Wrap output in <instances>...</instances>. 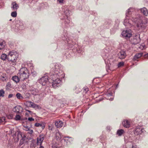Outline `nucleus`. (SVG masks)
Listing matches in <instances>:
<instances>
[{"instance_id":"13d9d810","label":"nucleus","mask_w":148,"mask_h":148,"mask_svg":"<svg viewBox=\"0 0 148 148\" xmlns=\"http://www.w3.org/2000/svg\"><path fill=\"white\" fill-rule=\"evenodd\" d=\"M27 111L28 112H29V113H30L31 112V111H30L29 110H27Z\"/></svg>"},{"instance_id":"c9c22d12","label":"nucleus","mask_w":148,"mask_h":148,"mask_svg":"<svg viewBox=\"0 0 148 148\" xmlns=\"http://www.w3.org/2000/svg\"><path fill=\"white\" fill-rule=\"evenodd\" d=\"M17 13L16 11L12 12L11 13V16L13 17H16L17 16Z\"/></svg>"},{"instance_id":"3c124183","label":"nucleus","mask_w":148,"mask_h":148,"mask_svg":"<svg viewBox=\"0 0 148 148\" xmlns=\"http://www.w3.org/2000/svg\"><path fill=\"white\" fill-rule=\"evenodd\" d=\"M110 126H107L106 127V129L107 130H110Z\"/></svg>"},{"instance_id":"338daca9","label":"nucleus","mask_w":148,"mask_h":148,"mask_svg":"<svg viewBox=\"0 0 148 148\" xmlns=\"http://www.w3.org/2000/svg\"><path fill=\"white\" fill-rule=\"evenodd\" d=\"M11 20H11V19H10V21H11Z\"/></svg>"},{"instance_id":"423d86ee","label":"nucleus","mask_w":148,"mask_h":148,"mask_svg":"<svg viewBox=\"0 0 148 148\" xmlns=\"http://www.w3.org/2000/svg\"><path fill=\"white\" fill-rule=\"evenodd\" d=\"M51 79H48V77L47 75H45L42 77L40 79L38 80V82L42 85L43 86H50L51 84L52 85V81L50 80Z\"/></svg>"},{"instance_id":"6e6552de","label":"nucleus","mask_w":148,"mask_h":148,"mask_svg":"<svg viewBox=\"0 0 148 148\" xmlns=\"http://www.w3.org/2000/svg\"><path fill=\"white\" fill-rule=\"evenodd\" d=\"M32 93L33 95H39L40 97H42L44 96L45 95L43 90H39L38 89H35L32 90Z\"/></svg>"},{"instance_id":"473e14b6","label":"nucleus","mask_w":148,"mask_h":148,"mask_svg":"<svg viewBox=\"0 0 148 148\" xmlns=\"http://www.w3.org/2000/svg\"><path fill=\"white\" fill-rule=\"evenodd\" d=\"M31 103L32 104L31 106V107H32L35 108H38L39 106L38 105L34 103L33 102H32V103Z\"/></svg>"},{"instance_id":"393cba45","label":"nucleus","mask_w":148,"mask_h":148,"mask_svg":"<svg viewBox=\"0 0 148 148\" xmlns=\"http://www.w3.org/2000/svg\"><path fill=\"white\" fill-rule=\"evenodd\" d=\"M31 68L30 69H32L31 72V75L33 77H34L36 76L37 74V73L35 71H34L33 70V66H31Z\"/></svg>"},{"instance_id":"6ab92c4d","label":"nucleus","mask_w":148,"mask_h":148,"mask_svg":"<svg viewBox=\"0 0 148 148\" xmlns=\"http://www.w3.org/2000/svg\"><path fill=\"white\" fill-rule=\"evenodd\" d=\"M19 8L18 4L16 2H12V3L11 8L13 10H16Z\"/></svg>"},{"instance_id":"6e6d98bb","label":"nucleus","mask_w":148,"mask_h":148,"mask_svg":"<svg viewBox=\"0 0 148 148\" xmlns=\"http://www.w3.org/2000/svg\"><path fill=\"white\" fill-rule=\"evenodd\" d=\"M7 86L8 87H10L11 86V84H10V83H8L7 84Z\"/></svg>"},{"instance_id":"2f4dec72","label":"nucleus","mask_w":148,"mask_h":148,"mask_svg":"<svg viewBox=\"0 0 148 148\" xmlns=\"http://www.w3.org/2000/svg\"><path fill=\"white\" fill-rule=\"evenodd\" d=\"M64 14L66 16L65 17H69V16L70 13L69 12V10H68L66 9V10L64 12Z\"/></svg>"},{"instance_id":"9b49d317","label":"nucleus","mask_w":148,"mask_h":148,"mask_svg":"<svg viewBox=\"0 0 148 148\" xmlns=\"http://www.w3.org/2000/svg\"><path fill=\"white\" fill-rule=\"evenodd\" d=\"M16 28L19 30L23 29L24 28L23 24V22L19 20H17L16 22Z\"/></svg>"},{"instance_id":"c85d7f7f","label":"nucleus","mask_w":148,"mask_h":148,"mask_svg":"<svg viewBox=\"0 0 148 148\" xmlns=\"http://www.w3.org/2000/svg\"><path fill=\"white\" fill-rule=\"evenodd\" d=\"M35 126L36 127H41L42 130H43L45 127V126L44 125H43L40 123H36L35 124Z\"/></svg>"},{"instance_id":"2eb2a0df","label":"nucleus","mask_w":148,"mask_h":148,"mask_svg":"<svg viewBox=\"0 0 148 148\" xmlns=\"http://www.w3.org/2000/svg\"><path fill=\"white\" fill-rule=\"evenodd\" d=\"M118 56L121 59L125 58L126 56L125 51L124 50H121L118 53Z\"/></svg>"},{"instance_id":"864d4df0","label":"nucleus","mask_w":148,"mask_h":148,"mask_svg":"<svg viewBox=\"0 0 148 148\" xmlns=\"http://www.w3.org/2000/svg\"><path fill=\"white\" fill-rule=\"evenodd\" d=\"M92 138H88L86 140L88 141H92Z\"/></svg>"},{"instance_id":"7ed1b4c3","label":"nucleus","mask_w":148,"mask_h":148,"mask_svg":"<svg viewBox=\"0 0 148 148\" xmlns=\"http://www.w3.org/2000/svg\"><path fill=\"white\" fill-rule=\"evenodd\" d=\"M124 139L126 148H138L134 143L135 137L126 136L125 137Z\"/></svg>"},{"instance_id":"0e129e2a","label":"nucleus","mask_w":148,"mask_h":148,"mask_svg":"<svg viewBox=\"0 0 148 148\" xmlns=\"http://www.w3.org/2000/svg\"><path fill=\"white\" fill-rule=\"evenodd\" d=\"M118 86V84H117V85H116V88Z\"/></svg>"},{"instance_id":"5fc2aeb1","label":"nucleus","mask_w":148,"mask_h":148,"mask_svg":"<svg viewBox=\"0 0 148 148\" xmlns=\"http://www.w3.org/2000/svg\"><path fill=\"white\" fill-rule=\"evenodd\" d=\"M35 147L34 146V145H30V147L29 148H35Z\"/></svg>"},{"instance_id":"4d7b16f0","label":"nucleus","mask_w":148,"mask_h":148,"mask_svg":"<svg viewBox=\"0 0 148 148\" xmlns=\"http://www.w3.org/2000/svg\"><path fill=\"white\" fill-rule=\"evenodd\" d=\"M39 148H44L41 145H40V147H39Z\"/></svg>"},{"instance_id":"f3484780","label":"nucleus","mask_w":148,"mask_h":148,"mask_svg":"<svg viewBox=\"0 0 148 148\" xmlns=\"http://www.w3.org/2000/svg\"><path fill=\"white\" fill-rule=\"evenodd\" d=\"M122 124L124 127L126 128H128L130 127V122L127 120L123 121L122 122Z\"/></svg>"},{"instance_id":"f257e3e1","label":"nucleus","mask_w":148,"mask_h":148,"mask_svg":"<svg viewBox=\"0 0 148 148\" xmlns=\"http://www.w3.org/2000/svg\"><path fill=\"white\" fill-rule=\"evenodd\" d=\"M53 66V72L50 73L49 78L52 81V87L56 88L61 84L65 74L62 70V67L60 64H56Z\"/></svg>"},{"instance_id":"c03bdc74","label":"nucleus","mask_w":148,"mask_h":148,"mask_svg":"<svg viewBox=\"0 0 148 148\" xmlns=\"http://www.w3.org/2000/svg\"><path fill=\"white\" fill-rule=\"evenodd\" d=\"M64 0H57L58 2L60 4H62L64 3Z\"/></svg>"},{"instance_id":"de8ad7c7","label":"nucleus","mask_w":148,"mask_h":148,"mask_svg":"<svg viewBox=\"0 0 148 148\" xmlns=\"http://www.w3.org/2000/svg\"><path fill=\"white\" fill-rule=\"evenodd\" d=\"M58 146V145L56 143L55 144H53L52 146V147L53 148H56Z\"/></svg>"},{"instance_id":"a211bd4d","label":"nucleus","mask_w":148,"mask_h":148,"mask_svg":"<svg viewBox=\"0 0 148 148\" xmlns=\"http://www.w3.org/2000/svg\"><path fill=\"white\" fill-rule=\"evenodd\" d=\"M22 107L19 106H16L13 108V111L14 112H16L17 113H19L20 112V111H22L21 109Z\"/></svg>"},{"instance_id":"72a5a7b5","label":"nucleus","mask_w":148,"mask_h":148,"mask_svg":"<svg viewBox=\"0 0 148 148\" xmlns=\"http://www.w3.org/2000/svg\"><path fill=\"white\" fill-rule=\"evenodd\" d=\"M16 96L17 98L18 99H23L24 98L19 93H17L16 95Z\"/></svg>"},{"instance_id":"4c0bfd02","label":"nucleus","mask_w":148,"mask_h":148,"mask_svg":"<svg viewBox=\"0 0 148 148\" xmlns=\"http://www.w3.org/2000/svg\"><path fill=\"white\" fill-rule=\"evenodd\" d=\"M5 117H0V124L4 122L5 121Z\"/></svg>"},{"instance_id":"e433bc0d","label":"nucleus","mask_w":148,"mask_h":148,"mask_svg":"<svg viewBox=\"0 0 148 148\" xmlns=\"http://www.w3.org/2000/svg\"><path fill=\"white\" fill-rule=\"evenodd\" d=\"M4 91L3 89H1L0 90V97H4Z\"/></svg>"},{"instance_id":"5701e85b","label":"nucleus","mask_w":148,"mask_h":148,"mask_svg":"<svg viewBox=\"0 0 148 148\" xmlns=\"http://www.w3.org/2000/svg\"><path fill=\"white\" fill-rule=\"evenodd\" d=\"M20 79V77L18 75L14 76L12 78V79L16 83L18 82Z\"/></svg>"},{"instance_id":"412c9836","label":"nucleus","mask_w":148,"mask_h":148,"mask_svg":"<svg viewBox=\"0 0 148 148\" xmlns=\"http://www.w3.org/2000/svg\"><path fill=\"white\" fill-rule=\"evenodd\" d=\"M55 137L58 140H60L61 139L63 136L58 131L56 132V134Z\"/></svg>"},{"instance_id":"603ef678","label":"nucleus","mask_w":148,"mask_h":148,"mask_svg":"<svg viewBox=\"0 0 148 148\" xmlns=\"http://www.w3.org/2000/svg\"><path fill=\"white\" fill-rule=\"evenodd\" d=\"M13 96V95L12 94H10L8 96V98H10L12 97Z\"/></svg>"},{"instance_id":"c756f323","label":"nucleus","mask_w":148,"mask_h":148,"mask_svg":"<svg viewBox=\"0 0 148 148\" xmlns=\"http://www.w3.org/2000/svg\"><path fill=\"white\" fill-rule=\"evenodd\" d=\"M124 132V130L122 129L118 130L117 132V134L119 136H121Z\"/></svg>"},{"instance_id":"20e7f679","label":"nucleus","mask_w":148,"mask_h":148,"mask_svg":"<svg viewBox=\"0 0 148 148\" xmlns=\"http://www.w3.org/2000/svg\"><path fill=\"white\" fill-rule=\"evenodd\" d=\"M63 35V36L62 37V39L67 42L68 43V47L69 48H73L74 49L75 47H78L76 43L73 40H70L68 37V34L66 31L64 32Z\"/></svg>"},{"instance_id":"ddd939ff","label":"nucleus","mask_w":148,"mask_h":148,"mask_svg":"<svg viewBox=\"0 0 148 148\" xmlns=\"http://www.w3.org/2000/svg\"><path fill=\"white\" fill-rule=\"evenodd\" d=\"M45 138V136L44 134H40L39 136L37 138V145H41L44 140Z\"/></svg>"},{"instance_id":"39448f33","label":"nucleus","mask_w":148,"mask_h":148,"mask_svg":"<svg viewBox=\"0 0 148 148\" xmlns=\"http://www.w3.org/2000/svg\"><path fill=\"white\" fill-rule=\"evenodd\" d=\"M17 75L20 79L23 81L28 78L29 74L27 68L24 67L20 69Z\"/></svg>"},{"instance_id":"a19ab883","label":"nucleus","mask_w":148,"mask_h":148,"mask_svg":"<svg viewBox=\"0 0 148 148\" xmlns=\"http://www.w3.org/2000/svg\"><path fill=\"white\" fill-rule=\"evenodd\" d=\"M6 77L5 76V75H3V76H1V79L2 81H5L6 80Z\"/></svg>"},{"instance_id":"bf43d9fd","label":"nucleus","mask_w":148,"mask_h":148,"mask_svg":"<svg viewBox=\"0 0 148 148\" xmlns=\"http://www.w3.org/2000/svg\"><path fill=\"white\" fill-rule=\"evenodd\" d=\"M72 140V139H71V138H69V141H70V140Z\"/></svg>"},{"instance_id":"49530a36","label":"nucleus","mask_w":148,"mask_h":148,"mask_svg":"<svg viewBox=\"0 0 148 148\" xmlns=\"http://www.w3.org/2000/svg\"><path fill=\"white\" fill-rule=\"evenodd\" d=\"M30 129V127H28V126H26L24 127V130L26 131H28Z\"/></svg>"},{"instance_id":"052dcab7","label":"nucleus","mask_w":148,"mask_h":148,"mask_svg":"<svg viewBox=\"0 0 148 148\" xmlns=\"http://www.w3.org/2000/svg\"><path fill=\"white\" fill-rule=\"evenodd\" d=\"M102 99H99V101H102Z\"/></svg>"},{"instance_id":"bb28decb","label":"nucleus","mask_w":148,"mask_h":148,"mask_svg":"<svg viewBox=\"0 0 148 148\" xmlns=\"http://www.w3.org/2000/svg\"><path fill=\"white\" fill-rule=\"evenodd\" d=\"M6 45L5 42L4 41L0 42V50L3 49Z\"/></svg>"},{"instance_id":"a878e982","label":"nucleus","mask_w":148,"mask_h":148,"mask_svg":"<svg viewBox=\"0 0 148 148\" xmlns=\"http://www.w3.org/2000/svg\"><path fill=\"white\" fill-rule=\"evenodd\" d=\"M108 54H106L105 55L103 56V58L105 60V62H107V63L110 64V61L109 60V58H108Z\"/></svg>"},{"instance_id":"f8f14e48","label":"nucleus","mask_w":148,"mask_h":148,"mask_svg":"<svg viewBox=\"0 0 148 148\" xmlns=\"http://www.w3.org/2000/svg\"><path fill=\"white\" fill-rule=\"evenodd\" d=\"M143 130L141 127H137L134 130V134L136 135L140 134L143 132Z\"/></svg>"},{"instance_id":"680f3d73","label":"nucleus","mask_w":148,"mask_h":148,"mask_svg":"<svg viewBox=\"0 0 148 148\" xmlns=\"http://www.w3.org/2000/svg\"><path fill=\"white\" fill-rule=\"evenodd\" d=\"M56 148H61V147H60L58 146Z\"/></svg>"},{"instance_id":"e2e57ef3","label":"nucleus","mask_w":148,"mask_h":148,"mask_svg":"<svg viewBox=\"0 0 148 148\" xmlns=\"http://www.w3.org/2000/svg\"><path fill=\"white\" fill-rule=\"evenodd\" d=\"M146 55H147V56L148 57V53H147V54H146Z\"/></svg>"},{"instance_id":"dca6fc26","label":"nucleus","mask_w":148,"mask_h":148,"mask_svg":"<svg viewBox=\"0 0 148 148\" xmlns=\"http://www.w3.org/2000/svg\"><path fill=\"white\" fill-rule=\"evenodd\" d=\"M141 13H142L145 16H147L148 15V10L145 8H140L139 10Z\"/></svg>"},{"instance_id":"8fccbe9b","label":"nucleus","mask_w":148,"mask_h":148,"mask_svg":"<svg viewBox=\"0 0 148 148\" xmlns=\"http://www.w3.org/2000/svg\"><path fill=\"white\" fill-rule=\"evenodd\" d=\"M48 129L50 130H52V129H53V127L49 125V127H48Z\"/></svg>"},{"instance_id":"f03ea898","label":"nucleus","mask_w":148,"mask_h":148,"mask_svg":"<svg viewBox=\"0 0 148 148\" xmlns=\"http://www.w3.org/2000/svg\"><path fill=\"white\" fill-rule=\"evenodd\" d=\"M134 22L136 25L137 29L138 30H143L146 27L145 25L148 23V19L142 15H139L135 18L129 16H126L124 20L123 24L127 28H130L132 26V23Z\"/></svg>"},{"instance_id":"4be33fe9","label":"nucleus","mask_w":148,"mask_h":148,"mask_svg":"<svg viewBox=\"0 0 148 148\" xmlns=\"http://www.w3.org/2000/svg\"><path fill=\"white\" fill-rule=\"evenodd\" d=\"M18 136H20L22 138V139L21 140V142L23 141L24 140H25L26 138V136L20 132H19L18 133Z\"/></svg>"},{"instance_id":"79ce46f5","label":"nucleus","mask_w":148,"mask_h":148,"mask_svg":"<svg viewBox=\"0 0 148 148\" xmlns=\"http://www.w3.org/2000/svg\"><path fill=\"white\" fill-rule=\"evenodd\" d=\"M124 65V62H121L119 63L118 65V66L119 67H121Z\"/></svg>"},{"instance_id":"58836bf2","label":"nucleus","mask_w":148,"mask_h":148,"mask_svg":"<svg viewBox=\"0 0 148 148\" xmlns=\"http://www.w3.org/2000/svg\"><path fill=\"white\" fill-rule=\"evenodd\" d=\"M31 103H32V102L31 101H27L26 102V105L28 107H31L32 104Z\"/></svg>"},{"instance_id":"b1692460","label":"nucleus","mask_w":148,"mask_h":148,"mask_svg":"<svg viewBox=\"0 0 148 148\" xmlns=\"http://www.w3.org/2000/svg\"><path fill=\"white\" fill-rule=\"evenodd\" d=\"M143 53H138L136 54L134 56L133 58L134 60H136L140 58L142 56Z\"/></svg>"},{"instance_id":"aec40b11","label":"nucleus","mask_w":148,"mask_h":148,"mask_svg":"<svg viewBox=\"0 0 148 148\" xmlns=\"http://www.w3.org/2000/svg\"><path fill=\"white\" fill-rule=\"evenodd\" d=\"M64 19H65L64 21V24L65 25L66 27H69V26H70V25L69 24L70 23V18L69 17H65L64 16Z\"/></svg>"},{"instance_id":"69168bd1","label":"nucleus","mask_w":148,"mask_h":148,"mask_svg":"<svg viewBox=\"0 0 148 148\" xmlns=\"http://www.w3.org/2000/svg\"><path fill=\"white\" fill-rule=\"evenodd\" d=\"M147 1L148 2V0H147Z\"/></svg>"},{"instance_id":"0eeeda50","label":"nucleus","mask_w":148,"mask_h":148,"mask_svg":"<svg viewBox=\"0 0 148 148\" xmlns=\"http://www.w3.org/2000/svg\"><path fill=\"white\" fill-rule=\"evenodd\" d=\"M18 56V54L16 51H12L8 53V60L12 63H15L16 62Z\"/></svg>"},{"instance_id":"ea45409f","label":"nucleus","mask_w":148,"mask_h":148,"mask_svg":"<svg viewBox=\"0 0 148 148\" xmlns=\"http://www.w3.org/2000/svg\"><path fill=\"white\" fill-rule=\"evenodd\" d=\"M77 51L79 53L82 54L83 51L82 49H80L79 47L78 48L76 49Z\"/></svg>"},{"instance_id":"cd10ccee","label":"nucleus","mask_w":148,"mask_h":148,"mask_svg":"<svg viewBox=\"0 0 148 148\" xmlns=\"http://www.w3.org/2000/svg\"><path fill=\"white\" fill-rule=\"evenodd\" d=\"M8 56L5 53L2 54L1 56V59L3 60H5L6 59H8Z\"/></svg>"},{"instance_id":"4468645a","label":"nucleus","mask_w":148,"mask_h":148,"mask_svg":"<svg viewBox=\"0 0 148 148\" xmlns=\"http://www.w3.org/2000/svg\"><path fill=\"white\" fill-rule=\"evenodd\" d=\"M55 125L57 128H61L64 125V123L61 121L58 120L55 121Z\"/></svg>"},{"instance_id":"a18cd8bd","label":"nucleus","mask_w":148,"mask_h":148,"mask_svg":"<svg viewBox=\"0 0 148 148\" xmlns=\"http://www.w3.org/2000/svg\"><path fill=\"white\" fill-rule=\"evenodd\" d=\"M28 131V133L29 134H30L31 135L34 132H33V130L31 129H30Z\"/></svg>"},{"instance_id":"f704fd0d","label":"nucleus","mask_w":148,"mask_h":148,"mask_svg":"<svg viewBox=\"0 0 148 148\" xmlns=\"http://www.w3.org/2000/svg\"><path fill=\"white\" fill-rule=\"evenodd\" d=\"M112 93H108L107 95V96L108 97V98H107L108 99H109L110 101H112L113 100V97L112 98H109V96H112Z\"/></svg>"},{"instance_id":"1a4fd4ad","label":"nucleus","mask_w":148,"mask_h":148,"mask_svg":"<svg viewBox=\"0 0 148 148\" xmlns=\"http://www.w3.org/2000/svg\"><path fill=\"white\" fill-rule=\"evenodd\" d=\"M132 31L129 29L124 30L122 33V35L126 38H129L132 36Z\"/></svg>"},{"instance_id":"9d476101","label":"nucleus","mask_w":148,"mask_h":148,"mask_svg":"<svg viewBox=\"0 0 148 148\" xmlns=\"http://www.w3.org/2000/svg\"><path fill=\"white\" fill-rule=\"evenodd\" d=\"M135 9L134 8H130L126 12V16H129V17L132 18V17H133V16L135 14Z\"/></svg>"},{"instance_id":"37998d69","label":"nucleus","mask_w":148,"mask_h":148,"mask_svg":"<svg viewBox=\"0 0 148 148\" xmlns=\"http://www.w3.org/2000/svg\"><path fill=\"white\" fill-rule=\"evenodd\" d=\"M83 90L85 91V93H86L89 90L88 88L86 87H84L83 88Z\"/></svg>"},{"instance_id":"7c9ffc66","label":"nucleus","mask_w":148,"mask_h":148,"mask_svg":"<svg viewBox=\"0 0 148 148\" xmlns=\"http://www.w3.org/2000/svg\"><path fill=\"white\" fill-rule=\"evenodd\" d=\"M14 120L16 121L21 120V116L19 114H16L14 119Z\"/></svg>"},{"instance_id":"09e8293b","label":"nucleus","mask_w":148,"mask_h":148,"mask_svg":"<svg viewBox=\"0 0 148 148\" xmlns=\"http://www.w3.org/2000/svg\"><path fill=\"white\" fill-rule=\"evenodd\" d=\"M28 120L30 121H34V119L32 117H29L28 118Z\"/></svg>"}]
</instances>
